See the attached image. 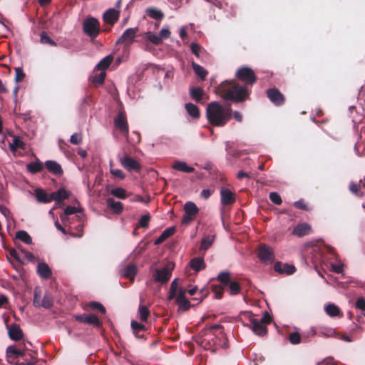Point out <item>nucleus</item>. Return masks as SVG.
<instances>
[{
  "mask_svg": "<svg viewBox=\"0 0 365 365\" xmlns=\"http://www.w3.org/2000/svg\"><path fill=\"white\" fill-rule=\"evenodd\" d=\"M236 78L244 83L240 85L235 80H225L215 88V93L222 98L234 103H241L249 99L252 86L257 80L254 71L247 67L242 66L237 69Z\"/></svg>",
  "mask_w": 365,
  "mask_h": 365,
  "instance_id": "obj_1",
  "label": "nucleus"
},
{
  "mask_svg": "<svg viewBox=\"0 0 365 365\" xmlns=\"http://www.w3.org/2000/svg\"><path fill=\"white\" fill-rule=\"evenodd\" d=\"M230 108H225L219 102H211L207 105L206 116L209 123L213 126L222 127L232 117Z\"/></svg>",
  "mask_w": 365,
  "mask_h": 365,
  "instance_id": "obj_2",
  "label": "nucleus"
},
{
  "mask_svg": "<svg viewBox=\"0 0 365 365\" xmlns=\"http://www.w3.org/2000/svg\"><path fill=\"white\" fill-rule=\"evenodd\" d=\"M217 281L225 286H228V290L231 295H236L241 291L240 284L235 281L231 280V273L228 271H223L218 274Z\"/></svg>",
  "mask_w": 365,
  "mask_h": 365,
  "instance_id": "obj_3",
  "label": "nucleus"
},
{
  "mask_svg": "<svg viewBox=\"0 0 365 365\" xmlns=\"http://www.w3.org/2000/svg\"><path fill=\"white\" fill-rule=\"evenodd\" d=\"M83 31L88 36L96 38L101 31L99 21L94 17L86 18L83 23Z\"/></svg>",
  "mask_w": 365,
  "mask_h": 365,
  "instance_id": "obj_4",
  "label": "nucleus"
},
{
  "mask_svg": "<svg viewBox=\"0 0 365 365\" xmlns=\"http://www.w3.org/2000/svg\"><path fill=\"white\" fill-rule=\"evenodd\" d=\"M174 265L172 263H168L162 269H156L153 274L155 282L162 284H166L172 276V270Z\"/></svg>",
  "mask_w": 365,
  "mask_h": 365,
  "instance_id": "obj_5",
  "label": "nucleus"
},
{
  "mask_svg": "<svg viewBox=\"0 0 365 365\" xmlns=\"http://www.w3.org/2000/svg\"><path fill=\"white\" fill-rule=\"evenodd\" d=\"M6 257L13 268L19 273L21 278L23 277V261L20 253L14 248H9Z\"/></svg>",
  "mask_w": 365,
  "mask_h": 365,
  "instance_id": "obj_6",
  "label": "nucleus"
},
{
  "mask_svg": "<svg viewBox=\"0 0 365 365\" xmlns=\"http://www.w3.org/2000/svg\"><path fill=\"white\" fill-rule=\"evenodd\" d=\"M41 289L36 287L34 289V305L36 307L42 306L46 309L51 308L53 304V299L51 294L46 292L41 302Z\"/></svg>",
  "mask_w": 365,
  "mask_h": 365,
  "instance_id": "obj_7",
  "label": "nucleus"
},
{
  "mask_svg": "<svg viewBox=\"0 0 365 365\" xmlns=\"http://www.w3.org/2000/svg\"><path fill=\"white\" fill-rule=\"evenodd\" d=\"M257 257L262 262L266 264L272 263L275 259L273 249L265 244L259 245Z\"/></svg>",
  "mask_w": 365,
  "mask_h": 365,
  "instance_id": "obj_8",
  "label": "nucleus"
},
{
  "mask_svg": "<svg viewBox=\"0 0 365 365\" xmlns=\"http://www.w3.org/2000/svg\"><path fill=\"white\" fill-rule=\"evenodd\" d=\"M183 209L185 215L182 219V224L186 225L194 221L199 209L194 202L190 201L185 204Z\"/></svg>",
  "mask_w": 365,
  "mask_h": 365,
  "instance_id": "obj_9",
  "label": "nucleus"
},
{
  "mask_svg": "<svg viewBox=\"0 0 365 365\" xmlns=\"http://www.w3.org/2000/svg\"><path fill=\"white\" fill-rule=\"evenodd\" d=\"M114 125L120 133L124 135L128 134V124L127 121L126 114L124 110H120L117 116L114 119Z\"/></svg>",
  "mask_w": 365,
  "mask_h": 365,
  "instance_id": "obj_10",
  "label": "nucleus"
},
{
  "mask_svg": "<svg viewBox=\"0 0 365 365\" xmlns=\"http://www.w3.org/2000/svg\"><path fill=\"white\" fill-rule=\"evenodd\" d=\"M23 358V351L15 346H9L6 349L7 361L14 365H21L20 359Z\"/></svg>",
  "mask_w": 365,
  "mask_h": 365,
  "instance_id": "obj_11",
  "label": "nucleus"
},
{
  "mask_svg": "<svg viewBox=\"0 0 365 365\" xmlns=\"http://www.w3.org/2000/svg\"><path fill=\"white\" fill-rule=\"evenodd\" d=\"M138 31V27L127 29L117 40L116 43L130 45L134 41Z\"/></svg>",
  "mask_w": 365,
  "mask_h": 365,
  "instance_id": "obj_12",
  "label": "nucleus"
},
{
  "mask_svg": "<svg viewBox=\"0 0 365 365\" xmlns=\"http://www.w3.org/2000/svg\"><path fill=\"white\" fill-rule=\"evenodd\" d=\"M122 166L128 171L139 172L141 169L140 164L133 158L125 155L120 160Z\"/></svg>",
  "mask_w": 365,
  "mask_h": 365,
  "instance_id": "obj_13",
  "label": "nucleus"
},
{
  "mask_svg": "<svg viewBox=\"0 0 365 365\" xmlns=\"http://www.w3.org/2000/svg\"><path fill=\"white\" fill-rule=\"evenodd\" d=\"M186 289L180 288L176 296V303L182 311H187L191 307L190 302L185 297Z\"/></svg>",
  "mask_w": 365,
  "mask_h": 365,
  "instance_id": "obj_14",
  "label": "nucleus"
},
{
  "mask_svg": "<svg viewBox=\"0 0 365 365\" xmlns=\"http://www.w3.org/2000/svg\"><path fill=\"white\" fill-rule=\"evenodd\" d=\"M75 319L76 321L93 325L96 327H100L101 326V323L99 319L95 314H80L75 316Z\"/></svg>",
  "mask_w": 365,
  "mask_h": 365,
  "instance_id": "obj_15",
  "label": "nucleus"
},
{
  "mask_svg": "<svg viewBox=\"0 0 365 365\" xmlns=\"http://www.w3.org/2000/svg\"><path fill=\"white\" fill-rule=\"evenodd\" d=\"M274 269L280 274L287 275L292 274L297 271L294 265L287 263L284 264L282 262H277L274 265Z\"/></svg>",
  "mask_w": 365,
  "mask_h": 365,
  "instance_id": "obj_16",
  "label": "nucleus"
},
{
  "mask_svg": "<svg viewBox=\"0 0 365 365\" xmlns=\"http://www.w3.org/2000/svg\"><path fill=\"white\" fill-rule=\"evenodd\" d=\"M267 95L269 99L275 105L281 106L284 102V97L282 93L277 88H270L267 91Z\"/></svg>",
  "mask_w": 365,
  "mask_h": 365,
  "instance_id": "obj_17",
  "label": "nucleus"
},
{
  "mask_svg": "<svg viewBox=\"0 0 365 365\" xmlns=\"http://www.w3.org/2000/svg\"><path fill=\"white\" fill-rule=\"evenodd\" d=\"M251 329L257 335L263 336L267 334V329L266 326L262 322H259L258 319L250 317Z\"/></svg>",
  "mask_w": 365,
  "mask_h": 365,
  "instance_id": "obj_18",
  "label": "nucleus"
},
{
  "mask_svg": "<svg viewBox=\"0 0 365 365\" xmlns=\"http://www.w3.org/2000/svg\"><path fill=\"white\" fill-rule=\"evenodd\" d=\"M45 167L50 173L57 177H61L63 174L61 165L56 161L47 160L45 162Z\"/></svg>",
  "mask_w": 365,
  "mask_h": 365,
  "instance_id": "obj_19",
  "label": "nucleus"
},
{
  "mask_svg": "<svg viewBox=\"0 0 365 365\" xmlns=\"http://www.w3.org/2000/svg\"><path fill=\"white\" fill-rule=\"evenodd\" d=\"M221 203L223 205H229L235 202V193L227 188H222L220 191Z\"/></svg>",
  "mask_w": 365,
  "mask_h": 365,
  "instance_id": "obj_20",
  "label": "nucleus"
},
{
  "mask_svg": "<svg viewBox=\"0 0 365 365\" xmlns=\"http://www.w3.org/2000/svg\"><path fill=\"white\" fill-rule=\"evenodd\" d=\"M119 19V11L114 9H108L103 16L105 23L113 26Z\"/></svg>",
  "mask_w": 365,
  "mask_h": 365,
  "instance_id": "obj_21",
  "label": "nucleus"
},
{
  "mask_svg": "<svg viewBox=\"0 0 365 365\" xmlns=\"http://www.w3.org/2000/svg\"><path fill=\"white\" fill-rule=\"evenodd\" d=\"M312 232L311 226L306 222L298 224L293 230L292 234L299 237L309 235Z\"/></svg>",
  "mask_w": 365,
  "mask_h": 365,
  "instance_id": "obj_22",
  "label": "nucleus"
},
{
  "mask_svg": "<svg viewBox=\"0 0 365 365\" xmlns=\"http://www.w3.org/2000/svg\"><path fill=\"white\" fill-rule=\"evenodd\" d=\"M8 334L11 339L18 341L23 337L22 331L19 327L16 324H12L8 327Z\"/></svg>",
  "mask_w": 365,
  "mask_h": 365,
  "instance_id": "obj_23",
  "label": "nucleus"
},
{
  "mask_svg": "<svg viewBox=\"0 0 365 365\" xmlns=\"http://www.w3.org/2000/svg\"><path fill=\"white\" fill-rule=\"evenodd\" d=\"M38 274L44 279H50L52 276V271L49 266L45 262H40L37 266Z\"/></svg>",
  "mask_w": 365,
  "mask_h": 365,
  "instance_id": "obj_24",
  "label": "nucleus"
},
{
  "mask_svg": "<svg viewBox=\"0 0 365 365\" xmlns=\"http://www.w3.org/2000/svg\"><path fill=\"white\" fill-rule=\"evenodd\" d=\"M70 195L71 192L65 190L64 188H60L57 191L51 193V200H54L57 203H59L63 200L68 199Z\"/></svg>",
  "mask_w": 365,
  "mask_h": 365,
  "instance_id": "obj_25",
  "label": "nucleus"
},
{
  "mask_svg": "<svg viewBox=\"0 0 365 365\" xmlns=\"http://www.w3.org/2000/svg\"><path fill=\"white\" fill-rule=\"evenodd\" d=\"M36 353L26 351V344H24V365H43V362H40L36 359Z\"/></svg>",
  "mask_w": 365,
  "mask_h": 365,
  "instance_id": "obj_26",
  "label": "nucleus"
},
{
  "mask_svg": "<svg viewBox=\"0 0 365 365\" xmlns=\"http://www.w3.org/2000/svg\"><path fill=\"white\" fill-rule=\"evenodd\" d=\"M34 192L35 197L38 202L41 203H48L52 201L51 194L48 195L44 190L41 188H37Z\"/></svg>",
  "mask_w": 365,
  "mask_h": 365,
  "instance_id": "obj_27",
  "label": "nucleus"
},
{
  "mask_svg": "<svg viewBox=\"0 0 365 365\" xmlns=\"http://www.w3.org/2000/svg\"><path fill=\"white\" fill-rule=\"evenodd\" d=\"M175 227H170L165 229L162 234L155 240L154 244L155 245H158L162 244L164 241H165L168 237H171L175 232Z\"/></svg>",
  "mask_w": 365,
  "mask_h": 365,
  "instance_id": "obj_28",
  "label": "nucleus"
},
{
  "mask_svg": "<svg viewBox=\"0 0 365 365\" xmlns=\"http://www.w3.org/2000/svg\"><path fill=\"white\" fill-rule=\"evenodd\" d=\"M137 267L134 264H128L122 272V275L130 280H134V278L137 274Z\"/></svg>",
  "mask_w": 365,
  "mask_h": 365,
  "instance_id": "obj_29",
  "label": "nucleus"
},
{
  "mask_svg": "<svg viewBox=\"0 0 365 365\" xmlns=\"http://www.w3.org/2000/svg\"><path fill=\"white\" fill-rule=\"evenodd\" d=\"M26 169L32 174L40 173L43 170V164L36 158L35 162H31L26 165Z\"/></svg>",
  "mask_w": 365,
  "mask_h": 365,
  "instance_id": "obj_30",
  "label": "nucleus"
},
{
  "mask_svg": "<svg viewBox=\"0 0 365 365\" xmlns=\"http://www.w3.org/2000/svg\"><path fill=\"white\" fill-rule=\"evenodd\" d=\"M190 96L192 100L198 103L202 100L204 91L200 87H191L190 88Z\"/></svg>",
  "mask_w": 365,
  "mask_h": 365,
  "instance_id": "obj_31",
  "label": "nucleus"
},
{
  "mask_svg": "<svg viewBox=\"0 0 365 365\" xmlns=\"http://www.w3.org/2000/svg\"><path fill=\"white\" fill-rule=\"evenodd\" d=\"M143 299L140 298V304L138 307V314L140 319L143 322H146L150 316V311L146 305L143 304Z\"/></svg>",
  "mask_w": 365,
  "mask_h": 365,
  "instance_id": "obj_32",
  "label": "nucleus"
},
{
  "mask_svg": "<svg viewBox=\"0 0 365 365\" xmlns=\"http://www.w3.org/2000/svg\"><path fill=\"white\" fill-rule=\"evenodd\" d=\"M172 168L176 170H179L181 172L190 173L195 171V168L192 167L188 166L186 163L183 161H176L173 165Z\"/></svg>",
  "mask_w": 365,
  "mask_h": 365,
  "instance_id": "obj_33",
  "label": "nucleus"
},
{
  "mask_svg": "<svg viewBox=\"0 0 365 365\" xmlns=\"http://www.w3.org/2000/svg\"><path fill=\"white\" fill-rule=\"evenodd\" d=\"M19 86H16L14 88L13 92H12V98L13 101L14 103V112L16 115H21V102L18 100V92L19 91Z\"/></svg>",
  "mask_w": 365,
  "mask_h": 365,
  "instance_id": "obj_34",
  "label": "nucleus"
},
{
  "mask_svg": "<svg viewBox=\"0 0 365 365\" xmlns=\"http://www.w3.org/2000/svg\"><path fill=\"white\" fill-rule=\"evenodd\" d=\"M190 265L195 272H199L205 268V263L202 258L195 257L190 260Z\"/></svg>",
  "mask_w": 365,
  "mask_h": 365,
  "instance_id": "obj_35",
  "label": "nucleus"
},
{
  "mask_svg": "<svg viewBox=\"0 0 365 365\" xmlns=\"http://www.w3.org/2000/svg\"><path fill=\"white\" fill-rule=\"evenodd\" d=\"M106 202L108 207H110L115 214L120 213L123 210L122 203L120 202L115 201L113 198H108Z\"/></svg>",
  "mask_w": 365,
  "mask_h": 365,
  "instance_id": "obj_36",
  "label": "nucleus"
},
{
  "mask_svg": "<svg viewBox=\"0 0 365 365\" xmlns=\"http://www.w3.org/2000/svg\"><path fill=\"white\" fill-rule=\"evenodd\" d=\"M146 14L152 19L161 21L164 18V14L160 10L154 7L148 8Z\"/></svg>",
  "mask_w": 365,
  "mask_h": 365,
  "instance_id": "obj_37",
  "label": "nucleus"
},
{
  "mask_svg": "<svg viewBox=\"0 0 365 365\" xmlns=\"http://www.w3.org/2000/svg\"><path fill=\"white\" fill-rule=\"evenodd\" d=\"M185 107L187 112L191 117H192L194 118H200V110L196 105H195L192 103H187L185 104Z\"/></svg>",
  "mask_w": 365,
  "mask_h": 365,
  "instance_id": "obj_38",
  "label": "nucleus"
},
{
  "mask_svg": "<svg viewBox=\"0 0 365 365\" xmlns=\"http://www.w3.org/2000/svg\"><path fill=\"white\" fill-rule=\"evenodd\" d=\"M192 68L197 76H199L202 80L205 79L208 72L202 66L195 62H192Z\"/></svg>",
  "mask_w": 365,
  "mask_h": 365,
  "instance_id": "obj_39",
  "label": "nucleus"
},
{
  "mask_svg": "<svg viewBox=\"0 0 365 365\" xmlns=\"http://www.w3.org/2000/svg\"><path fill=\"white\" fill-rule=\"evenodd\" d=\"M326 313L331 317H338L341 315L340 309L334 304H329L325 307Z\"/></svg>",
  "mask_w": 365,
  "mask_h": 365,
  "instance_id": "obj_40",
  "label": "nucleus"
},
{
  "mask_svg": "<svg viewBox=\"0 0 365 365\" xmlns=\"http://www.w3.org/2000/svg\"><path fill=\"white\" fill-rule=\"evenodd\" d=\"M113 60V57L111 55L104 57L101 61L96 65L98 70L104 71L109 67Z\"/></svg>",
  "mask_w": 365,
  "mask_h": 365,
  "instance_id": "obj_41",
  "label": "nucleus"
},
{
  "mask_svg": "<svg viewBox=\"0 0 365 365\" xmlns=\"http://www.w3.org/2000/svg\"><path fill=\"white\" fill-rule=\"evenodd\" d=\"M365 187V183L361 180L359 182H351L349 185V190L356 195H360V190Z\"/></svg>",
  "mask_w": 365,
  "mask_h": 365,
  "instance_id": "obj_42",
  "label": "nucleus"
},
{
  "mask_svg": "<svg viewBox=\"0 0 365 365\" xmlns=\"http://www.w3.org/2000/svg\"><path fill=\"white\" fill-rule=\"evenodd\" d=\"M145 39L150 41L155 46H158L161 43V38L158 35H156L150 31L145 33Z\"/></svg>",
  "mask_w": 365,
  "mask_h": 365,
  "instance_id": "obj_43",
  "label": "nucleus"
},
{
  "mask_svg": "<svg viewBox=\"0 0 365 365\" xmlns=\"http://www.w3.org/2000/svg\"><path fill=\"white\" fill-rule=\"evenodd\" d=\"M215 236L207 235L204 237L201 240L200 250H207L209 249L214 241Z\"/></svg>",
  "mask_w": 365,
  "mask_h": 365,
  "instance_id": "obj_44",
  "label": "nucleus"
},
{
  "mask_svg": "<svg viewBox=\"0 0 365 365\" xmlns=\"http://www.w3.org/2000/svg\"><path fill=\"white\" fill-rule=\"evenodd\" d=\"M106 78V73L101 72L99 74L96 75L91 78V82L95 87H98L103 84Z\"/></svg>",
  "mask_w": 365,
  "mask_h": 365,
  "instance_id": "obj_45",
  "label": "nucleus"
},
{
  "mask_svg": "<svg viewBox=\"0 0 365 365\" xmlns=\"http://www.w3.org/2000/svg\"><path fill=\"white\" fill-rule=\"evenodd\" d=\"M9 135L13 137L12 142H9L10 150H13L14 148H23V140L18 136L13 135L9 133Z\"/></svg>",
  "mask_w": 365,
  "mask_h": 365,
  "instance_id": "obj_46",
  "label": "nucleus"
},
{
  "mask_svg": "<svg viewBox=\"0 0 365 365\" xmlns=\"http://www.w3.org/2000/svg\"><path fill=\"white\" fill-rule=\"evenodd\" d=\"M110 193L120 199H125L127 197L125 190L122 187L114 188L111 190Z\"/></svg>",
  "mask_w": 365,
  "mask_h": 365,
  "instance_id": "obj_47",
  "label": "nucleus"
},
{
  "mask_svg": "<svg viewBox=\"0 0 365 365\" xmlns=\"http://www.w3.org/2000/svg\"><path fill=\"white\" fill-rule=\"evenodd\" d=\"M80 211H81V210L76 207H73V206H70V205L67 206L64 210V215L61 216L62 221L65 220V218L66 217V216L77 213Z\"/></svg>",
  "mask_w": 365,
  "mask_h": 365,
  "instance_id": "obj_48",
  "label": "nucleus"
},
{
  "mask_svg": "<svg viewBox=\"0 0 365 365\" xmlns=\"http://www.w3.org/2000/svg\"><path fill=\"white\" fill-rule=\"evenodd\" d=\"M150 220V216L149 214L143 215L139 220L138 226L143 228L147 229L149 225V221Z\"/></svg>",
  "mask_w": 365,
  "mask_h": 365,
  "instance_id": "obj_49",
  "label": "nucleus"
},
{
  "mask_svg": "<svg viewBox=\"0 0 365 365\" xmlns=\"http://www.w3.org/2000/svg\"><path fill=\"white\" fill-rule=\"evenodd\" d=\"M88 307L93 310H98L101 314H106V308L103 306L102 304L97 302H92L88 304Z\"/></svg>",
  "mask_w": 365,
  "mask_h": 365,
  "instance_id": "obj_50",
  "label": "nucleus"
},
{
  "mask_svg": "<svg viewBox=\"0 0 365 365\" xmlns=\"http://www.w3.org/2000/svg\"><path fill=\"white\" fill-rule=\"evenodd\" d=\"M20 242H23V230H19L16 233V236L14 239L15 245L20 250L21 252H23Z\"/></svg>",
  "mask_w": 365,
  "mask_h": 365,
  "instance_id": "obj_51",
  "label": "nucleus"
},
{
  "mask_svg": "<svg viewBox=\"0 0 365 365\" xmlns=\"http://www.w3.org/2000/svg\"><path fill=\"white\" fill-rule=\"evenodd\" d=\"M131 328L135 334H137L138 332L144 331L145 329V325L136 321L131 322Z\"/></svg>",
  "mask_w": 365,
  "mask_h": 365,
  "instance_id": "obj_52",
  "label": "nucleus"
},
{
  "mask_svg": "<svg viewBox=\"0 0 365 365\" xmlns=\"http://www.w3.org/2000/svg\"><path fill=\"white\" fill-rule=\"evenodd\" d=\"M269 197V200H271V202L277 205H280L282 202V198L277 192H270Z\"/></svg>",
  "mask_w": 365,
  "mask_h": 365,
  "instance_id": "obj_53",
  "label": "nucleus"
},
{
  "mask_svg": "<svg viewBox=\"0 0 365 365\" xmlns=\"http://www.w3.org/2000/svg\"><path fill=\"white\" fill-rule=\"evenodd\" d=\"M212 290L215 294L216 299H221L223 296L224 289L220 285H212Z\"/></svg>",
  "mask_w": 365,
  "mask_h": 365,
  "instance_id": "obj_54",
  "label": "nucleus"
},
{
  "mask_svg": "<svg viewBox=\"0 0 365 365\" xmlns=\"http://www.w3.org/2000/svg\"><path fill=\"white\" fill-rule=\"evenodd\" d=\"M41 42L42 43L49 44L53 46L56 45L54 41L52 40L44 31L41 34Z\"/></svg>",
  "mask_w": 365,
  "mask_h": 365,
  "instance_id": "obj_55",
  "label": "nucleus"
},
{
  "mask_svg": "<svg viewBox=\"0 0 365 365\" xmlns=\"http://www.w3.org/2000/svg\"><path fill=\"white\" fill-rule=\"evenodd\" d=\"M289 340L292 344H297L301 342V335L298 332H292L289 334Z\"/></svg>",
  "mask_w": 365,
  "mask_h": 365,
  "instance_id": "obj_56",
  "label": "nucleus"
},
{
  "mask_svg": "<svg viewBox=\"0 0 365 365\" xmlns=\"http://www.w3.org/2000/svg\"><path fill=\"white\" fill-rule=\"evenodd\" d=\"M110 173L115 177L118 179L123 180L125 178V175L123 173V172L120 169H114L110 168Z\"/></svg>",
  "mask_w": 365,
  "mask_h": 365,
  "instance_id": "obj_57",
  "label": "nucleus"
},
{
  "mask_svg": "<svg viewBox=\"0 0 365 365\" xmlns=\"http://www.w3.org/2000/svg\"><path fill=\"white\" fill-rule=\"evenodd\" d=\"M356 307L363 312V314L365 316V299L363 297H359L356 302Z\"/></svg>",
  "mask_w": 365,
  "mask_h": 365,
  "instance_id": "obj_58",
  "label": "nucleus"
},
{
  "mask_svg": "<svg viewBox=\"0 0 365 365\" xmlns=\"http://www.w3.org/2000/svg\"><path fill=\"white\" fill-rule=\"evenodd\" d=\"M190 49L192 53L197 57H200V53L201 51V46L195 43H192L190 45Z\"/></svg>",
  "mask_w": 365,
  "mask_h": 365,
  "instance_id": "obj_59",
  "label": "nucleus"
},
{
  "mask_svg": "<svg viewBox=\"0 0 365 365\" xmlns=\"http://www.w3.org/2000/svg\"><path fill=\"white\" fill-rule=\"evenodd\" d=\"M16 76H15V81L16 83L21 82L23 81V68L21 67H17L15 68Z\"/></svg>",
  "mask_w": 365,
  "mask_h": 365,
  "instance_id": "obj_60",
  "label": "nucleus"
},
{
  "mask_svg": "<svg viewBox=\"0 0 365 365\" xmlns=\"http://www.w3.org/2000/svg\"><path fill=\"white\" fill-rule=\"evenodd\" d=\"M81 135L78 133H74L71 136L70 142L73 145H78L81 143Z\"/></svg>",
  "mask_w": 365,
  "mask_h": 365,
  "instance_id": "obj_61",
  "label": "nucleus"
},
{
  "mask_svg": "<svg viewBox=\"0 0 365 365\" xmlns=\"http://www.w3.org/2000/svg\"><path fill=\"white\" fill-rule=\"evenodd\" d=\"M259 322L266 325L271 323L272 317L267 312H264L262 318Z\"/></svg>",
  "mask_w": 365,
  "mask_h": 365,
  "instance_id": "obj_62",
  "label": "nucleus"
},
{
  "mask_svg": "<svg viewBox=\"0 0 365 365\" xmlns=\"http://www.w3.org/2000/svg\"><path fill=\"white\" fill-rule=\"evenodd\" d=\"M295 207L303 210H307L308 207L303 200H298L294 203Z\"/></svg>",
  "mask_w": 365,
  "mask_h": 365,
  "instance_id": "obj_63",
  "label": "nucleus"
},
{
  "mask_svg": "<svg viewBox=\"0 0 365 365\" xmlns=\"http://www.w3.org/2000/svg\"><path fill=\"white\" fill-rule=\"evenodd\" d=\"M170 35V31H169V29L168 28H163L160 31L159 37L161 38L162 41L163 38H169Z\"/></svg>",
  "mask_w": 365,
  "mask_h": 365,
  "instance_id": "obj_64",
  "label": "nucleus"
}]
</instances>
